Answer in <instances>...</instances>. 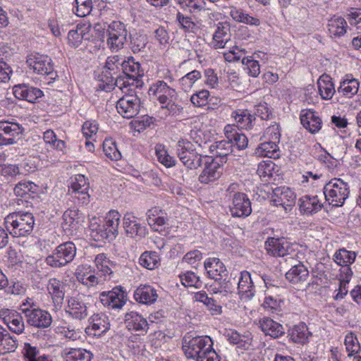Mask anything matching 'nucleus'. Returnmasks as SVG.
<instances>
[{"instance_id":"nucleus-51","label":"nucleus","mask_w":361,"mask_h":361,"mask_svg":"<svg viewBox=\"0 0 361 361\" xmlns=\"http://www.w3.org/2000/svg\"><path fill=\"white\" fill-rule=\"evenodd\" d=\"M334 261L341 266H349L355 262L356 254L355 252L345 249H340L334 254Z\"/></svg>"},{"instance_id":"nucleus-57","label":"nucleus","mask_w":361,"mask_h":361,"mask_svg":"<svg viewBox=\"0 0 361 361\" xmlns=\"http://www.w3.org/2000/svg\"><path fill=\"white\" fill-rule=\"evenodd\" d=\"M227 337L231 343L238 345V347L247 349L250 345V338L247 336L239 334L237 331H231L228 332Z\"/></svg>"},{"instance_id":"nucleus-6","label":"nucleus","mask_w":361,"mask_h":361,"mask_svg":"<svg viewBox=\"0 0 361 361\" xmlns=\"http://www.w3.org/2000/svg\"><path fill=\"white\" fill-rule=\"evenodd\" d=\"M26 63L30 70L42 76H46L51 81L54 80L57 73L54 71L51 59L47 55L38 53L31 54L27 56Z\"/></svg>"},{"instance_id":"nucleus-33","label":"nucleus","mask_w":361,"mask_h":361,"mask_svg":"<svg viewBox=\"0 0 361 361\" xmlns=\"http://www.w3.org/2000/svg\"><path fill=\"white\" fill-rule=\"evenodd\" d=\"M66 312L77 319H83L87 316L86 304L77 297H72L68 300Z\"/></svg>"},{"instance_id":"nucleus-4","label":"nucleus","mask_w":361,"mask_h":361,"mask_svg":"<svg viewBox=\"0 0 361 361\" xmlns=\"http://www.w3.org/2000/svg\"><path fill=\"white\" fill-rule=\"evenodd\" d=\"M326 200L333 207H341L350 194L349 186L341 178H333L324 187Z\"/></svg>"},{"instance_id":"nucleus-34","label":"nucleus","mask_w":361,"mask_h":361,"mask_svg":"<svg viewBox=\"0 0 361 361\" xmlns=\"http://www.w3.org/2000/svg\"><path fill=\"white\" fill-rule=\"evenodd\" d=\"M299 207L302 212L312 214L320 211L323 204L317 195H305L300 198Z\"/></svg>"},{"instance_id":"nucleus-27","label":"nucleus","mask_w":361,"mask_h":361,"mask_svg":"<svg viewBox=\"0 0 361 361\" xmlns=\"http://www.w3.org/2000/svg\"><path fill=\"white\" fill-rule=\"evenodd\" d=\"M230 26L224 23L218 24L211 42L212 46L217 49L224 48L230 41Z\"/></svg>"},{"instance_id":"nucleus-50","label":"nucleus","mask_w":361,"mask_h":361,"mask_svg":"<svg viewBox=\"0 0 361 361\" xmlns=\"http://www.w3.org/2000/svg\"><path fill=\"white\" fill-rule=\"evenodd\" d=\"M103 151L106 157L111 161H118L121 158L116 142L112 138L105 139L103 142Z\"/></svg>"},{"instance_id":"nucleus-21","label":"nucleus","mask_w":361,"mask_h":361,"mask_svg":"<svg viewBox=\"0 0 361 361\" xmlns=\"http://www.w3.org/2000/svg\"><path fill=\"white\" fill-rule=\"evenodd\" d=\"M125 324L128 330L137 332V334L145 335L149 329V324L146 319L136 312H130L126 314Z\"/></svg>"},{"instance_id":"nucleus-11","label":"nucleus","mask_w":361,"mask_h":361,"mask_svg":"<svg viewBox=\"0 0 361 361\" xmlns=\"http://www.w3.org/2000/svg\"><path fill=\"white\" fill-rule=\"evenodd\" d=\"M24 128L17 122L0 121V140L4 145H13L20 138Z\"/></svg>"},{"instance_id":"nucleus-53","label":"nucleus","mask_w":361,"mask_h":361,"mask_svg":"<svg viewBox=\"0 0 361 361\" xmlns=\"http://www.w3.org/2000/svg\"><path fill=\"white\" fill-rule=\"evenodd\" d=\"M155 153L158 161L165 166L171 167L175 164L173 157L168 154L164 145L157 144L155 146Z\"/></svg>"},{"instance_id":"nucleus-12","label":"nucleus","mask_w":361,"mask_h":361,"mask_svg":"<svg viewBox=\"0 0 361 361\" xmlns=\"http://www.w3.org/2000/svg\"><path fill=\"white\" fill-rule=\"evenodd\" d=\"M89 183L84 175L77 174L72 178L68 189L73 198L77 199L79 204H87L89 202Z\"/></svg>"},{"instance_id":"nucleus-39","label":"nucleus","mask_w":361,"mask_h":361,"mask_svg":"<svg viewBox=\"0 0 361 361\" xmlns=\"http://www.w3.org/2000/svg\"><path fill=\"white\" fill-rule=\"evenodd\" d=\"M319 92L323 99H330L336 92L332 78L326 75L323 74L320 76L317 81Z\"/></svg>"},{"instance_id":"nucleus-35","label":"nucleus","mask_w":361,"mask_h":361,"mask_svg":"<svg viewBox=\"0 0 361 361\" xmlns=\"http://www.w3.org/2000/svg\"><path fill=\"white\" fill-rule=\"evenodd\" d=\"M327 25L331 37L340 38L347 32V21L342 16H334L329 20Z\"/></svg>"},{"instance_id":"nucleus-24","label":"nucleus","mask_w":361,"mask_h":361,"mask_svg":"<svg viewBox=\"0 0 361 361\" xmlns=\"http://www.w3.org/2000/svg\"><path fill=\"white\" fill-rule=\"evenodd\" d=\"M123 226L126 234L130 237H144L146 235L145 226L140 224L137 219L132 214L127 213L124 215Z\"/></svg>"},{"instance_id":"nucleus-13","label":"nucleus","mask_w":361,"mask_h":361,"mask_svg":"<svg viewBox=\"0 0 361 361\" xmlns=\"http://www.w3.org/2000/svg\"><path fill=\"white\" fill-rule=\"evenodd\" d=\"M24 314L27 324L36 328H48L52 323V317L50 313L39 307L31 310H24Z\"/></svg>"},{"instance_id":"nucleus-8","label":"nucleus","mask_w":361,"mask_h":361,"mask_svg":"<svg viewBox=\"0 0 361 361\" xmlns=\"http://www.w3.org/2000/svg\"><path fill=\"white\" fill-rule=\"evenodd\" d=\"M122 77L125 82V89L128 91H133V87L141 86V80L140 78L143 75L140 71V64L135 62L133 57H130L128 60L123 58L121 66Z\"/></svg>"},{"instance_id":"nucleus-2","label":"nucleus","mask_w":361,"mask_h":361,"mask_svg":"<svg viewBox=\"0 0 361 361\" xmlns=\"http://www.w3.org/2000/svg\"><path fill=\"white\" fill-rule=\"evenodd\" d=\"M6 228L13 237L29 235L34 228L35 217L28 212H18L9 214L4 219Z\"/></svg>"},{"instance_id":"nucleus-15","label":"nucleus","mask_w":361,"mask_h":361,"mask_svg":"<svg viewBox=\"0 0 361 361\" xmlns=\"http://www.w3.org/2000/svg\"><path fill=\"white\" fill-rule=\"evenodd\" d=\"M112 72L103 67L102 72L97 75V80L100 82L99 87L106 92L111 91L114 87L123 90L126 82L120 77L121 75Z\"/></svg>"},{"instance_id":"nucleus-18","label":"nucleus","mask_w":361,"mask_h":361,"mask_svg":"<svg viewBox=\"0 0 361 361\" xmlns=\"http://www.w3.org/2000/svg\"><path fill=\"white\" fill-rule=\"evenodd\" d=\"M121 217V214L116 210H111L106 214L104 224L100 229L102 238L113 240L117 236Z\"/></svg>"},{"instance_id":"nucleus-55","label":"nucleus","mask_w":361,"mask_h":361,"mask_svg":"<svg viewBox=\"0 0 361 361\" xmlns=\"http://www.w3.org/2000/svg\"><path fill=\"white\" fill-rule=\"evenodd\" d=\"M344 344L346 350L349 353V356L361 353V344L359 343L357 337L353 333H349L345 336Z\"/></svg>"},{"instance_id":"nucleus-41","label":"nucleus","mask_w":361,"mask_h":361,"mask_svg":"<svg viewBox=\"0 0 361 361\" xmlns=\"http://www.w3.org/2000/svg\"><path fill=\"white\" fill-rule=\"evenodd\" d=\"M167 220L166 214L157 207L152 208L147 212L148 224L156 231L161 229L166 224Z\"/></svg>"},{"instance_id":"nucleus-36","label":"nucleus","mask_w":361,"mask_h":361,"mask_svg":"<svg viewBox=\"0 0 361 361\" xmlns=\"http://www.w3.org/2000/svg\"><path fill=\"white\" fill-rule=\"evenodd\" d=\"M238 293L243 297L251 299L255 295V287L251 279L250 273L243 271L240 273V277L238 282Z\"/></svg>"},{"instance_id":"nucleus-49","label":"nucleus","mask_w":361,"mask_h":361,"mask_svg":"<svg viewBox=\"0 0 361 361\" xmlns=\"http://www.w3.org/2000/svg\"><path fill=\"white\" fill-rule=\"evenodd\" d=\"M230 16L231 18L239 23H243L251 25H259L260 24L259 19L250 16L245 13L241 9L235 7H231L230 11Z\"/></svg>"},{"instance_id":"nucleus-32","label":"nucleus","mask_w":361,"mask_h":361,"mask_svg":"<svg viewBox=\"0 0 361 361\" xmlns=\"http://www.w3.org/2000/svg\"><path fill=\"white\" fill-rule=\"evenodd\" d=\"M92 324L86 329L88 334L94 336H101L106 332L110 328V324L108 317L103 314H94L92 317Z\"/></svg>"},{"instance_id":"nucleus-47","label":"nucleus","mask_w":361,"mask_h":361,"mask_svg":"<svg viewBox=\"0 0 361 361\" xmlns=\"http://www.w3.org/2000/svg\"><path fill=\"white\" fill-rule=\"evenodd\" d=\"M75 275L77 280L88 288L102 284L105 281V278H102V276H96L92 272L82 273L77 271Z\"/></svg>"},{"instance_id":"nucleus-9","label":"nucleus","mask_w":361,"mask_h":361,"mask_svg":"<svg viewBox=\"0 0 361 361\" xmlns=\"http://www.w3.org/2000/svg\"><path fill=\"white\" fill-rule=\"evenodd\" d=\"M106 44L111 51H118L123 47L127 40L128 30L121 21H113L106 29Z\"/></svg>"},{"instance_id":"nucleus-20","label":"nucleus","mask_w":361,"mask_h":361,"mask_svg":"<svg viewBox=\"0 0 361 361\" xmlns=\"http://www.w3.org/2000/svg\"><path fill=\"white\" fill-rule=\"evenodd\" d=\"M149 94L152 99H157L162 106H166L170 99L175 96V90L164 81H158L149 88Z\"/></svg>"},{"instance_id":"nucleus-58","label":"nucleus","mask_w":361,"mask_h":361,"mask_svg":"<svg viewBox=\"0 0 361 361\" xmlns=\"http://www.w3.org/2000/svg\"><path fill=\"white\" fill-rule=\"evenodd\" d=\"M274 164L271 160L263 161L258 165L257 173L261 178H270L273 175Z\"/></svg>"},{"instance_id":"nucleus-37","label":"nucleus","mask_w":361,"mask_h":361,"mask_svg":"<svg viewBox=\"0 0 361 361\" xmlns=\"http://www.w3.org/2000/svg\"><path fill=\"white\" fill-rule=\"evenodd\" d=\"M26 166H28V164H22L20 166L16 164H3L0 166V173L8 179L16 178L18 176L34 171L35 167L29 166V169H26Z\"/></svg>"},{"instance_id":"nucleus-46","label":"nucleus","mask_w":361,"mask_h":361,"mask_svg":"<svg viewBox=\"0 0 361 361\" xmlns=\"http://www.w3.org/2000/svg\"><path fill=\"white\" fill-rule=\"evenodd\" d=\"M279 146L274 141H267L261 143L256 149L255 153L259 157H267L269 158H279Z\"/></svg>"},{"instance_id":"nucleus-5","label":"nucleus","mask_w":361,"mask_h":361,"mask_svg":"<svg viewBox=\"0 0 361 361\" xmlns=\"http://www.w3.org/2000/svg\"><path fill=\"white\" fill-rule=\"evenodd\" d=\"M76 255V246L71 241L58 245L45 259L47 265L61 268L71 263Z\"/></svg>"},{"instance_id":"nucleus-17","label":"nucleus","mask_w":361,"mask_h":361,"mask_svg":"<svg viewBox=\"0 0 361 361\" xmlns=\"http://www.w3.org/2000/svg\"><path fill=\"white\" fill-rule=\"evenodd\" d=\"M126 293L121 287H115L111 290L102 292L99 299L103 305L112 309H121L126 303Z\"/></svg>"},{"instance_id":"nucleus-14","label":"nucleus","mask_w":361,"mask_h":361,"mask_svg":"<svg viewBox=\"0 0 361 361\" xmlns=\"http://www.w3.org/2000/svg\"><path fill=\"white\" fill-rule=\"evenodd\" d=\"M47 290L51 298L53 310L58 311L62 307L65 297V284L56 279L51 278L47 284Z\"/></svg>"},{"instance_id":"nucleus-19","label":"nucleus","mask_w":361,"mask_h":361,"mask_svg":"<svg viewBox=\"0 0 361 361\" xmlns=\"http://www.w3.org/2000/svg\"><path fill=\"white\" fill-rule=\"evenodd\" d=\"M0 318L11 331L16 334L23 332L25 323L20 313L13 310L2 309L0 310Z\"/></svg>"},{"instance_id":"nucleus-22","label":"nucleus","mask_w":361,"mask_h":361,"mask_svg":"<svg viewBox=\"0 0 361 361\" xmlns=\"http://www.w3.org/2000/svg\"><path fill=\"white\" fill-rule=\"evenodd\" d=\"M271 201L276 206H282L285 210L290 209L295 200V193L286 187H279L274 190Z\"/></svg>"},{"instance_id":"nucleus-43","label":"nucleus","mask_w":361,"mask_h":361,"mask_svg":"<svg viewBox=\"0 0 361 361\" xmlns=\"http://www.w3.org/2000/svg\"><path fill=\"white\" fill-rule=\"evenodd\" d=\"M309 276V271L300 262L286 274V279L291 283H297L300 281H305Z\"/></svg>"},{"instance_id":"nucleus-64","label":"nucleus","mask_w":361,"mask_h":361,"mask_svg":"<svg viewBox=\"0 0 361 361\" xmlns=\"http://www.w3.org/2000/svg\"><path fill=\"white\" fill-rule=\"evenodd\" d=\"M345 18L351 25H356L361 23V8H350L347 9Z\"/></svg>"},{"instance_id":"nucleus-30","label":"nucleus","mask_w":361,"mask_h":361,"mask_svg":"<svg viewBox=\"0 0 361 361\" xmlns=\"http://www.w3.org/2000/svg\"><path fill=\"white\" fill-rule=\"evenodd\" d=\"M134 298L140 303L150 305L158 298L157 290L149 285H140L134 292Z\"/></svg>"},{"instance_id":"nucleus-45","label":"nucleus","mask_w":361,"mask_h":361,"mask_svg":"<svg viewBox=\"0 0 361 361\" xmlns=\"http://www.w3.org/2000/svg\"><path fill=\"white\" fill-rule=\"evenodd\" d=\"M139 264L149 270H154L160 265V257L155 251H145L138 259Z\"/></svg>"},{"instance_id":"nucleus-62","label":"nucleus","mask_w":361,"mask_h":361,"mask_svg":"<svg viewBox=\"0 0 361 361\" xmlns=\"http://www.w3.org/2000/svg\"><path fill=\"white\" fill-rule=\"evenodd\" d=\"M195 35L194 34L186 35L185 38L182 41V56L187 57L188 59L192 55L194 50L192 43L195 42Z\"/></svg>"},{"instance_id":"nucleus-40","label":"nucleus","mask_w":361,"mask_h":361,"mask_svg":"<svg viewBox=\"0 0 361 361\" xmlns=\"http://www.w3.org/2000/svg\"><path fill=\"white\" fill-rule=\"evenodd\" d=\"M62 356L65 361H91L92 353L83 348L64 349Z\"/></svg>"},{"instance_id":"nucleus-26","label":"nucleus","mask_w":361,"mask_h":361,"mask_svg":"<svg viewBox=\"0 0 361 361\" xmlns=\"http://www.w3.org/2000/svg\"><path fill=\"white\" fill-rule=\"evenodd\" d=\"M204 268L209 277L215 281H221L226 275V269L219 258H208L204 262Z\"/></svg>"},{"instance_id":"nucleus-48","label":"nucleus","mask_w":361,"mask_h":361,"mask_svg":"<svg viewBox=\"0 0 361 361\" xmlns=\"http://www.w3.org/2000/svg\"><path fill=\"white\" fill-rule=\"evenodd\" d=\"M209 149L213 156L225 158L232 152V145L228 140H221L211 145Z\"/></svg>"},{"instance_id":"nucleus-52","label":"nucleus","mask_w":361,"mask_h":361,"mask_svg":"<svg viewBox=\"0 0 361 361\" xmlns=\"http://www.w3.org/2000/svg\"><path fill=\"white\" fill-rule=\"evenodd\" d=\"M147 43L148 38L146 35L136 32L131 37V49L134 53H139L144 51Z\"/></svg>"},{"instance_id":"nucleus-54","label":"nucleus","mask_w":361,"mask_h":361,"mask_svg":"<svg viewBox=\"0 0 361 361\" xmlns=\"http://www.w3.org/2000/svg\"><path fill=\"white\" fill-rule=\"evenodd\" d=\"M92 9V0H75L73 13L78 17H85Z\"/></svg>"},{"instance_id":"nucleus-16","label":"nucleus","mask_w":361,"mask_h":361,"mask_svg":"<svg viewBox=\"0 0 361 361\" xmlns=\"http://www.w3.org/2000/svg\"><path fill=\"white\" fill-rule=\"evenodd\" d=\"M229 209L231 215L234 217H247L252 212L250 200L247 195L243 192L234 195Z\"/></svg>"},{"instance_id":"nucleus-60","label":"nucleus","mask_w":361,"mask_h":361,"mask_svg":"<svg viewBox=\"0 0 361 361\" xmlns=\"http://www.w3.org/2000/svg\"><path fill=\"white\" fill-rule=\"evenodd\" d=\"M242 63L248 70V73L252 77H257L260 73L259 62L250 57H243Z\"/></svg>"},{"instance_id":"nucleus-1","label":"nucleus","mask_w":361,"mask_h":361,"mask_svg":"<svg viewBox=\"0 0 361 361\" xmlns=\"http://www.w3.org/2000/svg\"><path fill=\"white\" fill-rule=\"evenodd\" d=\"M190 142H185L182 139V164L185 169H182V173H184L186 180H191L197 175V169L202 163L204 164V168L200 174L198 179L201 183L209 184L219 179L221 176V165L212 157H202L193 150L190 149Z\"/></svg>"},{"instance_id":"nucleus-42","label":"nucleus","mask_w":361,"mask_h":361,"mask_svg":"<svg viewBox=\"0 0 361 361\" xmlns=\"http://www.w3.org/2000/svg\"><path fill=\"white\" fill-rule=\"evenodd\" d=\"M311 333L305 323L295 325L288 330V336L291 341L296 343L304 344L307 341Z\"/></svg>"},{"instance_id":"nucleus-23","label":"nucleus","mask_w":361,"mask_h":361,"mask_svg":"<svg viewBox=\"0 0 361 361\" xmlns=\"http://www.w3.org/2000/svg\"><path fill=\"white\" fill-rule=\"evenodd\" d=\"M13 90V94L17 99L30 103H34L43 96V92L40 89L24 83L15 85Z\"/></svg>"},{"instance_id":"nucleus-10","label":"nucleus","mask_w":361,"mask_h":361,"mask_svg":"<svg viewBox=\"0 0 361 361\" xmlns=\"http://www.w3.org/2000/svg\"><path fill=\"white\" fill-rule=\"evenodd\" d=\"M126 94L116 103V109L123 118H132L139 114L140 99L136 94H131L127 89L122 90Z\"/></svg>"},{"instance_id":"nucleus-3","label":"nucleus","mask_w":361,"mask_h":361,"mask_svg":"<svg viewBox=\"0 0 361 361\" xmlns=\"http://www.w3.org/2000/svg\"><path fill=\"white\" fill-rule=\"evenodd\" d=\"M212 345L213 341L209 336H194L188 333L183 338L182 350L187 358L197 361L204 350L209 349Z\"/></svg>"},{"instance_id":"nucleus-38","label":"nucleus","mask_w":361,"mask_h":361,"mask_svg":"<svg viewBox=\"0 0 361 361\" xmlns=\"http://www.w3.org/2000/svg\"><path fill=\"white\" fill-rule=\"evenodd\" d=\"M259 326L266 335L272 338H278L284 334L282 325L269 317H264L259 320Z\"/></svg>"},{"instance_id":"nucleus-25","label":"nucleus","mask_w":361,"mask_h":361,"mask_svg":"<svg viewBox=\"0 0 361 361\" xmlns=\"http://www.w3.org/2000/svg\"><path fill=\"white\" fill-rule=\"evenodd\" d=\"M300 122L303 127L312 134L320 130L322 126V119L312 110H303L300 114Z\"/></svg>"},{"instance_id":"nucleus-59","label":"nucleus","mask_w":361,"mask_h":361,"mask_svg":"<svg viewBox=\"0 0 361 361\" xmlns=\"http://www.w3.org/2000/svg\"><path fill=\"white\" fill-rule=\"evenodd\" d=\"M122 63L123 58L118 55L109 56L104 68L113 71L112 73L118 74L121 69Z\"/></svg>"},{"instance_id":"nucleus-44","label":"nucleus","mask_w":361,"mask_h":361,"mask_svg":"<svg viewBox=\"0 0 361 361\" xmlns=\"http://www.w3.org/2000/svg\"><path fill=\"white\" fill-rule=\"evenodd\" d=\"M232 117L234 118L238 128L250 129L255 120L254 115L247 109H238L233 112Z\"/></svg>"},{"instance_id":"nucleus-7","label":"nucleus","mask_w":361,"mask_h":361,"mask_svg":"<svg viewBox=\"0 0 361 361\" xmlns=\"http://www.w3.org/2000/svg\"><path fill=\"white\" fill-rule=\"evenodd\" d=\"M293 245L286 238H269L265 242V248L267 252L274 257H286V262L289 261L290 264H294L297 256Z\"/></svg>"},{"instance_id":"nucleus-31","label":"nucleus","mask_w":361,"mask_h":361,"mask_svg":"<svg viewBox=\"0 0 361 361\" xmlns=\"http://www.w3.org/2000/svg\"><path fill=\"white\" fill-rule=\"evenodd\" d=\"M359 87V80L353 78V75L348 74L341 81L338 92L344 97L351 98L357 93Z\"/></svg>"},{"instance_id":"nucleus-28","label":"nucleus","mask_w":361,"mask_h":361,"mask_svg":"<svg viewBox=\"0 0 361 361\" xmlns=\"http://www.w3.org/2000/svg\"><path fill=\"white\" fill-rule=\"evenodd\" d=\"M90 27L86 25H78L75 29L71 30L68 34V42L73 47H78L82 40H90Z\"/></svg>"},{"instance_id":"nucleus-63","label":"nucleus","mask_w":361,"mask_h":361,"mask_svg":"<svg viewBox=\"0 0 361 361\" xmlns=\"http://www.w3.org/2000/svg\"><path fill=\"white\" fill-rule=\"evenodd\" d=\"M78 212L75 209H68L63 213V224L66 228H74L75 224H78Z\"/></svg>"},{"instance_id":"nucleus-56","label":"nucleus","mask_w":361,"mask_h":361,"mask_svg":"<svg viewBox=\"0 0 361 361\" xmlns=\"http://www.w3.org/2000/svg\"><path fill=\"white\" fill-rule=\"evenodd\" d=\"M200 277L193 271H186L182 275V285L185 287H193L196 289L202 287Z\"/></svg>"},{"instance_id":"nucleus-29","label":"nucleus","mask_w":361,"mask_h":361,"mask_svg":"<svg viewBox=\"0 0 361 361\" xmlns=\"http://www.w3.org/2000/svg\"><path fill=\"white\" fill-rule=\"evenodd\" d=\"M224 133L232 147H236L238 149H243L247 147V137L244 134L238 133L234 126L226 125L224 128Z\"/></svg>"},{"instance_id":"nucleus-61","label":"nucleus","mask_w":361,"mask_h":361,"mask_svg":"<svg viewBox=\"0 0 361 361\" xmlns=\"http://www.w3.org/2000/svg\"><path fill=\"white\" fill-rule=\"evenodd\" d=\"M35 184L30 181H20L14 188V193L17 196L23 197L30 192H33Z\"/></svg>"}]
</instances>
